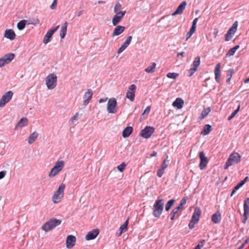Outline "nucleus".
<instances>
[{
	"label": "nucleus",
	"mask_w": 249,
	"mask_h": 249,
	"mask_svg": "<svg viewBox=\"0 0 249 249\" xmlns=\"http://www.w3.org/2000/svg\"><path fill=\"white\" fill-rule=\"evenodd\" d=\"M196 26L192 25L190 30L191 31V32H192L194 33L196 30Z\"/></svg>",
	"instance_id": "680f3d73"
},
{
	"label": "nucleus",
	"mask_w": 249,
	"mask_h": 249,
	"mask_svg": "<svg viewBox=\"0 0 249 249\" xmlns=\"http://www.w3.org/2000/svg\"><path fill=\"white\" fill-rule=\"evenodd\" d=\"M151 107L150 106H148L144 110L143 114L144 113H148L150 110Z\"/></svg>",
	"instance_id": "4d7b16f0"
},
{
	"label": "nucleus",
	"mask_w": 249,
	"mask_h": 249,
	"mask_svg": "<svg viewBox=\"0 0 249 249\" xmlns=\"http://www.w3.org/2000/svg\"><path fill=\"white\" fill-rule=\"evenodd\" d=\"M155 128L152 126H146L141 130L140 136L144 138L148 139L154 133Z\"/></svg>",
	"instance_id": "9b49d317"
},
{
	"label": "nucleus",
	"mask_w": 249,
	"mask_h": 249,
	"mask_svg": "<svg viewBox=\"0 0 249 249\" xmlns=\"http://www.w3.org/2000/svg\"><path fill=\"white\" fill-rule=\"evenodd\" d=\"M164 171L165 170L160 168L157 172V176L160 178L161 177L164 173Z\"/></svg>",
	"instance_id": "09e8293b"
},
{
	"label": "nucleus",
	"mask_w": 249,
	"mask_h": 249,
	"mask_svg": "<svg viewBox=\"0 0 249 249\" xmlns=\"http://www.w3.org/2000/svg\"><path fill=\"white\" fill-rule=\"evenodd\" d=\"M199 156L200 159V162L199 165V168L201 170H204L206 168L208 162V159L205 156L204 153L202 151L199 153Z\"/></svg>",
	"instance_id": "2eb2a0df"
},
{
	"label": "nucleus",
	"mask_w": 249,
	"mask_h": 249,
	"mask_svg": "<svg viewBox=\"0 0 249 249\" xmlns=\"http://www.w3.org/2000/svg\"><path fill=\"white\" fill-rule=\"evenodd\" d=\"M197 20H198V18H195L193 21L192 25L196 26V23H197Z\"/></svg>",
	"instance_id": "69168bd1"
},
{
	"label": "nucleus",
	"mask_w": 249,
	"mask_h": 249,
	"mask_svg": "<svg viewBox=\"0 0 249 249\" xmlns=\"http://www.w3.org/2000/svg\"><path fill=\"white\" fill-rule=\"evenodd\" d=\"M220 67L221 64L218 63L216 64L214 69L215 80L217 83L220 82V77L221 75Z\"/></svg>",
	"instance_id": "5701e85b"
},
{
	"label": "nucleus",
	"mask_w": 249,
	"mask_h": 249,
	"mask_svg": "<svg viewBox=\"0 0 249 249\" xmlns=\"http://www.w3.org/2000/svg\"><path fill=\"white\" fill-rule=\"evenodd\" d=\"M167 166H168V165L166 163V160H165L162 162L160 168L162 169L163 170H165V169L167 168Z\"/></svg>",
	"instance_id": "3c124183"
},
{
	"label": "nucleus",
	"mask_w": 249,
	"mask_h": 249,
	"mask_svg": "<svg viewBox=\"0 0 249 249\" xmlns=\"http://www.w3.org/2000/svg\"><path fill=\"white\" fill-rule=\"evenodd\" d=\"M211 111V108L210 107H208L207 108H205L203 109V110L202 111L199 118L200 120L203 119L204 118H205L209 113V112Z\"/></svg>",
	"instance_id": "473e14b6"
},
{
	"label": "nucleus",
	"mask_w": 249,
	"mask_h": 249,
	"mask_svg": "<svg viewBox=\"0 0 249 249\" xmlns=\"http://www.w3.org/2000/svg\"><path fill=\"white\" fill-rule=\"evenodd\" d=\"M15 55L13 53H10L4 55L0 58V68L5 64L10 63L14 58Z\"/></svg>",
	"instance_id": "1a4fd4ad"
},
{
	"label": "nucleus",
	"mask_w": 249,
	"mask_h": 249,
	"mask_svg": "<svg viewBox=\"0 0 249 249\" xmlns=\"http://www.w3.org/2000/svg\"><path fill=\"white\" fill-rule=\"evenodd\" d=\"M99 231L98 229H93L89 231L86 235L85 239L86 240H90L95 239L99 234Z\"/></svg>",
	"instance_id": "a211bd4d"
},
{
	"label": "nucleus",
	"mask_w": 249,
	"mask_h": 249,
	"mask_svg": "<svg viewBox=\"0 0 249 249\" xmlns=\"http://www.w3.org/2000/svg\"><path fill=\"white\" fill-rule=\"evenodd\" d=\"M125 30V27L121 25L117 26L114 29L113 32L111 35L112 37L119 36L122 34Z\"/></svg>",
	"instance_id": "393cba45"
},
{
	"label": "nucleus",
	"mask_w": 249,
	"mask_h": 249,
	"mask_svg": "<svg viewBox=\"0 0 249 249\" xmlns=\"http://www.w3.org/2000/svg\"><path fill=\"white\" fill-rule=\"evenodd\" d=\"M4 37L11 40H14L16 37V34L12 29H7L4 33Z\"/></svg>",
	"instance_id": "b1692460"
},
{
	"label": "nucleus",
	"mask_w": 249,
	"mask_h": 249,
	"mask_svg": "<svg viewBox=\"0 0 249 249\" xmlns=\"http://www.w3.org/2000/svg\"><path fill=\"white\" fill-rule=\"evenodd\" d=\"M28 120L27 118H22L16 125L15 129L17 127H22L28 125Z\"/></svg>",
	"instance_id": "c85d7f7f"
},
{
	"label": "nucleus",
	"mask_w": 249,
	"mask_h": 249,
	"mask_svg": "<svg viewBox=\"0 0 249 249\" xmlns=\"http://www.w3.org/2000/svg\"><path fill=\"white\" fill-rule=\"evenodd\" d=\"M38 134L36 132L32 133L28 138V143L29 144L33 143L37 139Z\"/></svg>",
	"instance_id": "72a5a7b5"
},
{
	"label": "nucleus",
	"mask_w": 249,
	"mask_h": 249,
	"mask_svg": "<svg viewBox=\"0 0 249 249\" xmlns=\"http://www.w3.org/2000/svg\"><path fill=\"white\" fill-rule=\"evenodd\" d=\"M128 224V218L125 221V222L119 228V236L122 235L123 233L125 232L127 230V226Z\"/></svg>",
	"instance_id": "7c9ffc66"
},
{
	"label": "nucleus",
	"mask_w": 249,
	"mask_h": 249,
	"mask_svg": "<svg viewBox=\"0 0 249 249\" xmlns=\"http://www.w3.org/2000/svg\"><path fill=\"white\" fill-rule=\"evenodd\" d=\"M65 184L61 183L58 187L57 190L54 193L52 197V200L54 203L58 202L64 196V191L65 188Z\"/></svg>",
	"instance_id": "39448f33"
},
{
	"label": "nucleus",
	"mask_w": 249,
	"mask_h": 249,
	"mask_svg": "<svg viewBox=\"0 0 249 249\" xmlns=\"http://www.w3.org/2000/svg\"><path fill=\"white\" fill-rule=\"evenodd\" d=\"M133 127L132 126H127L123 131L122 136L125 138L128 137L133 131Z\"/></svg>",
	"instance_id": "cd10ccee"
},
{
	"label": "nucleus",
	"mask_w": 249,
	"mask_h": 249,
	"mask_svg": "<svg viewBox=\"0 0 249 249\" xmlns=\"http://www.w3.org/2000/svg\"><path fill=\"white\" fill-rule=\"evenodd\" d=\"M201 213V212L200 209L198 207L196 208L193 214L191 220L197 223L199 220Z\"/></svg>",
	"instance_id": "412c9836"
},
{
	"label": "nucleus",
	"mask_w": 249,
	"mask_h": 249,
	"mask_svg": "<svg viewBox=\"0 0 249 249\" xmlns=\"http://www.w3.org/2000/svg\"><path fill=\"white\" fill-rule=\"evenodd\" d=\"M126 166V164L124 162H122L121 164L117 166V169L120 172H122L124 170Z\"/></svg>",
	"instance_id": "49530a36"
},
{
	"label": "nucleus",
	"mask_w": 249,
	"mask_h": 249,
	"mask_svg": "<svg viewBox=\"0 0 249 249\" xmlns=\"http://www.w3.org/2000/svg\"><path fill=\"white\" fill-rule=\"evenodd\" d=\"M116 14L113 17L112 23L113 26H116L123 18L124 16L126 11H122L119 13H115Z\"/></svg>",
	"instance_id": "4468645a"
},
{
	"label": "nucleus",
	"mask_w": 249,
	"mask_h": 249,
	"mask_svg": "<svg viewBox=\"0 0 249 249\" xmlns=\"http://www.w3.org/2000/svg\"><path fill=\"white\" fill-rule=\"evenodd\" d=\"M107 99L108 98L107 97H106L105 98H101L99 100V103H102L105 102H106L107 100Z\"/></svg>",
	"instance_id": "0e129e2a"
},
{
	"label": "nucleus",
	"mask_w": 249,
	"mask_h": 249,
	"mask_svg": "<svg viewBox=\"0 0 249 249\" xmlns=\"http://www.w3.org/2000/svg\"><path fill=\"white\" fill-rule=\"evenodd\" d=\"M249 242V237H247L246 239L245 240L244 242L243 243V244L245 246Z\"/></svg>",
	"instance_id": "338daca9"
},
{
	"label": "nucleus",
	"mask_w": 249,
	"mask_h": 249,
	"mask_svg": "<svg viewBox=\"0 0 249 249\" xmlns=\"http://www.w3.org/2000/svg\"><path fill=\"white\" fill-rule=\"evenodd\" d=\"M156 66V63L155 62H152L151 63L150 66L144 69V71L149 73L154 72Z\"/></svg>",
	"instance_id": "f704fd0d"
},
{
	"label": "nucleus",
	"mask_w": 249,
	"mask_h": 249,
	"mask_svg": "<svg viewBox=\"0 0 249 249\" xmlns=\"http://www.w3.org/2000/svg\"><path fill=\"white\" fill-rule=\"evenodd\" d=\"M76 242V238L74 236L69 235L67 236L66 239V247L68 249H71L73 247Z\"/></svg>",
	"instance_id": "6ab92c4d"
},
{
	"label": "nucleus",
	"mask_w": 249,
	"mask_h": 249,
	"mask_svg": "<svg viewBox=\"0 0 249 249\" xmlns=\"http://www.w3.org/2000/svg\"><path fill=\"white\" fill-rule=\"evenodd\" d=\"M196 223H197L196 222L191 220L188 224V227H189V229H193L194 228L195 225L196 224Z\"/></svg>",
	"instance_id": "8fccbe9b"
},
{
	"label": "nucleus",
	"mask_w": 249,
	"mask_h": 249,
	"mask_svg": "<svg viewBox=\"0 0 249 249\" xmlns=\"http://www.w3.org/2000/svg\"><path fill=\"white\" fill-rule=\"evenodd\" d=\"M238 189H238V188H237L236 186H235V187L233 188V190H232V192H231V196H233V195L235 193V192H236V191H237V190H238Z\"/></svg>",
	"instance_id": "bf43d9fd"
},
{
	"label": "nucleus",
	"mask_w": 249,
	"mask_h": 249,
	"mask_svg": "<svg viewBox=\"0 0 249 249\" xmlns=\"http://www.w3.org/2000/svg\"><path fill=\"white\" fill-rule=\"evenodd\" d=\"M178 76V74L175 72H169L167 74V77L169 78L175 79Z\"/></svg>",
	"instance_id": "37998d69"
},
{
	"label": "nucleus",
	"mask_w": 249,
	"mask_h": 249,
	"mask_svg": "<svg viewBox=\"0 0 249 249\" xmlns=\"http://www.w3.org/2000/svg\"><path fill=\"white\" fill-rule=\"evenodd\" d=\"M65 163L63 160H58L57 161L53 167L51 169L50 172L49 173V177L50 178L54 177L59 172H60L63 167H64Z\"/></svg>",
	"instance_id": "20e7f679"
},
{
	"label": "nucleus",
	"mask_w": 249,
	"mask_h": 249,
	"mask_svg": "<svg viewBox=\"0 0 249 249\" xmlns=\"http://www.w3.org/2000/svg\"><path fill=\"white\" fill-rule=\"evenodd\" d=\"M221 219V214L219 211H217L212 216V221L215 224L219 223Z\"/></svg>",
	"instance_id": "bb28decb"
},
{
	"label": "nucleus",
	"mask_w": 249,
	"mask_h": 249,
	"mask_svg": "<svg viewBox=\"0 0 249 249\" xmlns=\"http://www.w3.org/2000/svg\"><path fill=\"white\" fill-rule=\"evenodd\" d=\"M93 92L91 89H88L87 91L85 93L83 98L84 99L83 101V105L84 106H87L89 101L92 99Z\"/></svg>",
	"instance_id": "f3484780"
},
{
	"label": "nucleus",
	"mask_w": 249,
	"mask_h": 249,
	"mask_svg": "<svg viewBox=\"0 0 249 249\" xmlns=\"http://www.w3.org/2000/svg\"><path fill=\"white\" fill-rule=\"evenodd\" d=\"M57 0H53L52 4L50 6V8L51 9H54L57 5Z\"/></svg>",
	"instance_id": "603ef678"
},
{
	"label": "nucleus",
	"mask_w": 249,
	"mask_h": 249,
	"mask_svg": "<svg viewBox=\"0 0 249 249\" xmlns=\"http://www.w3.org/2000/svg\"><path fill=\"white\" fill-rule=\"evenodd\" d=\"M187 3L185 1H182L177 7L175 11L172 14V16H176L178 14H181L183 13V10L185 9Z\"/></svg>",
	"instance_id": "4be33fe9"
},
{
	"label": "nucleus",
	"mask_w": 249,
	"mask_h": 249,
	"mask_svg": "<svg viewBox=\"0 0 249 249\" xmlns=\"http://www.w3.org/2000/svg\"><path fill=\"white\" fill-rule=\"evenodd\" d=\"M6 174V171H2L0 172V179L3 178Z\"/></svg>",
	"instance_id": "864d4df0"
},
{
	"label": "nucleus",
	"mask_w": 249,
	"mask_h": 249,
	"mask_svg": "<svg viewBox=\"0 0 249 249\" xmlns=\"http://www.w3.org/2000/svg\"><path fill=\"white\" fill-rule=\"evenodd\" d=\"M175 202V200L173 199L169 200L165 205V211H168L173 206Z\"/></svg>",
	"instance_id": "ea45409f"
},
{
	"label": "nucleus",
	"mask_w": 249,
	"mask_h": 249,
	"mask_svg": "<svg viewBox=\"0 0 249 249\" xmlns=\"http://www.w3.org/2000/svg\"><path fill=\"white\" fill-rule=\"evenodd\" d=\"M241 159V156L239 154L236 152L232 153L224 165V168L227 169L230 166L239 163Z\"/></svg>",
	"instance_id": "f257e3e1"
},
{
	"label": "nucleus",
	"mask_w": 249,
	"mask_h": 249,
	"mask_svg": "<svg viewBox=\"0 0 249 249\" xmlns=\"http://www.w3.org/2000/svg\"><path fill=\"white\" fill-rule=\"evenodd\" d=\"M183 105L184 101L180 98H177L172 104L174 107H176L178 109H181L183 107Z\"/></svg>",
	"instance_id": "a878e982"
},
{
	"label": "nucleus",
	"mask_w": 249,
	"mask_h": 249,
	"mask_svg": "<svg viewBox=\"0 0 249 249\" xmlns=\"http://www.w3.org/2000/svg\"><path fill=\"white\" fill-rule=\"evenodd\" d=\"M45 81L48 89H53L56 86L57 76L53 73L49 74L46 77Z\"/></svg>",
	"instance_id": "423d86ee"
},
{
	"label": "nucleus",
	"mask_w": 249,
	"mask_h": 249,
	"mask_svg": "<svg viewBox=\"0 0 249 249\" xmlns=\"http://www.w3.org/2000/svg\"><path fill=\"white\" fill-rule=\"evenodd\" d=\"M163 200L158 199L156 201L153 206V215L155 217H159L163 210Z\"/></svg>",
	"instance_id": "7ed1b4c3"
},
{
	"label": "nucleus",
	"mask_w": 249,
	"mask_h": 249,
	"mask_svg": "<svg viewBox=\"0 0 249 249\" xmlns=\"http://www.w3.org/2000/svg\"><path fill=\"white\" fill-rule=\"evenodd\" d=\"M205 242V240L202 239L200 240L197 245H200V247H202L204 246V244Z\"/></svg>",
	"instance_id": "052dcab7"
},
{
	"label": "nucleus",
	"mask_w": 249,
	"mask_h": 249,
	"mask_svg": "<svg viewBox=\"0 0 249 249\" xmlns=\"http://www.w3.org/2000/svg\"><path fill=\"white\" fill-rule=\"evenodd\" d=\"M170 215L171 216L170 219L171 220H174L175 219L178 218L180 216V214L178 213V212L174 209L172 210Z\"/></svg>",
	"instance_id": "c9c22d12"
},
{
	"label": "nucleus",
	"mask_w": 249,
	"mask_h": 249,
	"mask_svg": "<svg viewBox=\"0 0 249 249\" xmlns=\"http://www.w3.org/2000/svg\"><path fill=\"white\" fill-rule=\"evenodd\" d=\"M240 106L239 105L237 108L235 109L233 112L231 113V114L230 115V116L228 118V120H231L232 119L235 115L238 113L240 109Z\"/></svg>",
	"instance_id": "c03bdc74"
},
{
	"label": "nucleus",
	"mask_w": 249,
	"mask_h": 249,
	"mask_svg": "<svg viewBox=\"0 0 249 249\" xmlns=\"http://www.w3.org/2000/svg\"><path fill=\"white\" fill-rule=\"evenodd\" d=\"M193 34V33L192 32H191V31L190 30L188 33H187L186 34V40H188L191 36Z\"/></svg>",
	"instance_id": "6e6d98bb"
},
{
	"label": "nucleus",
	"mask_w": 249,
	"mask_h": 249,
	"mask_svg": "<svg viewBox=\"0 0 249 249\" xmlns=\"http://www.w3.org/2000/svg\"><path fill=\"white\" fill-rule=\"evenodd\" d=\"M132 36H127L125 41L123 43V44L121 45V46L119 48L118 50V53H121L123 52L130 44L131 40H132Z\"/></svg>",
	"instance_id": "aec40b11"
},
{
	"label": "nucleus",
	"mask_w": 249,
	"mask_h": 249,
	"mask_svg": "<svg viewBox=\"0 0 249 249\" xmlns=\"http://www.w3.org/2000/svg\"><path fill=\"white\" fill-rule=\"evenodd\" d=\"M248 179L249 177H246L243 180L239 182L235 186L239 189L248 181Z\"/></svg>",
	"instance_id": "79ce46f5"
},
{
	"label": "nucleus",
	"mask_w": 249,
	"mask_h": 249,
	"mask_svg": "<svg viewBox=\"0 0 249 249\" xmlns=\"http://www.w3.org/2000/svg\"><path fill=\"white\" fill-rule=\"evenodd\" d=\"M117 100L115 98H111L108 101L107 110L109 113H115L117 112Z\"/></svg>",
	"instance_id": "0eeeda50"
},
{
	"label": "nucleus",
	"mask_w": 249,
	"mask_h": 249,
	"mask_svg": "<svg viewBox=\"0 0 249 249\" xmlns=\"http://www.w3.org/2000/svg\"><path fill=\"white\" fill-rule=\"evenodd\" d=\"M67 26L68 23L65 22L61 26L60 31V36L61 39L64 38L66 35Z\"/></svg>",
	"instance_id": "c756f323"
},
{
	"label": "nucleus",
	"mask_w": 249,
	"mask_h": 249,
	"mask_svg": "<svg viewBox=\"0 0 249 249\" xmlns=\"http://www.w3.org/2000/svg\"><path fill=\"white\" fill-rule=\"evenodd\" d=\"M236 51H235L233 48H231L229 50L228 53H226L227 56H230L233 55L234 53H235Z\"/></svg>",
	"instance_id": "de8ad7c7"
},
{
	"label": "nucleus",
	"mask_w": 249,
	"mask_h": 249,
	"mask_svg": "<svg viewBox=\"0 0 249 249\" xmlns=\"http://www.w3.org/2000/svg\"><path fill=\"white\" fill-rule=\"evenodd\" d=\"M200 63V58L199 56H196L194 60L191 65L192 67L189 70L188 76H192L194 73L197 71V67Z\"/></svg>",
	"instance_id": "9d476101"
},
{
	"label": "nucleus",
	"mask_w": 249,
	"mask_h": 249,
	"mask_svg": "<svg viewBox=\"0 0 249 249\" xmlns=\"http://www.w3.org/2000/svg\"><path fill=\"white\" fill-rule=\"evenodd\" d=\"M61 222L62 221L61 220L51 218L42 226V229L46 232L60 225Z\"/></svg>",
	"instance_id": "f03ea898"
},
{
	"label": "nucleus",
	"mask_w": 249,
	"mask_h": 249,
	"mask_svg": "<svg viewBox=\"0 0 249 249\" xmlns=\"http://www.w3.org/2000/svg\"><path fill=\"white\" fill-rule=\"evenodd\" d=\"M122 9V5L119 2H116L114 8V13H119L121 11V9Z\"/></svg>",
	"instance_id": "a19ab883"
},
{
	"label": "nucleus",
	"mask_w": 249,
	"mask_h": 249,
	"mask_svg": "<svg viewBox=\"0 0 249 249\" xmlns=\"http://www.w3.org/2000/svg\"><path fill=\"white\" fill-rule=\"evenodd\" d=\"M196 26L192 25L190 30L191 31V32H192L194 33L196 30Z\"/></svg>",
	"instance_id": "e2e57ef3"
},
{
	"label": "nucleus",
	"mask_w": 249,
	"mask_h": 249,
	"mask_svg": "<svg viewBox=\"0 0 249 249\" xmlns=\"http://www.w3.org/2000/svg\"><path fill=\"white\" fill-rule=\"evenodd\" d=\"M244 213L242 223L245 224L249 213V198H246L244 201Z\"/></svg>",
	"instance_id": "f8f14e48"
},
{
	"label": "nucleus",
	"mask_w": 249,
	"mask_h": 249,
	"mask_svg": "<svg viewBox=\"0 0 249 249\" xmlns=\"http://www.w3.org/2000/svg\"><path fill=\"white\" fill-rule=\"evenodd\" d=\"M59 27V25H57L54 28L50 29L45 34L43 38V43L46 44L49 42L53 35L57 30Z\"/></svg>",
	"instance_id": "dca6fc26"
},
{
	"label": "nucleus",
	"mask_w": 249,
	"mask_h": 249,
	"mask_svg": "<svg viewBox=\"0 0 249 249\" xmlns=\"http://www.w3.org/2000/svg\"><path fill=\"white\" fill-rule=\"evenodd\" d=\"M186 200H187V197H183L180 200V203H179L180 204H181V205L183 206L184 205H185L186 204Z\"/></svg>",
	"instance_id": "5fc2aeb1"
},
{
	"label": "nucleus",
	"mask_w": 249,
	"mask_h": 249,
	"mask_svg": "<svg viewBox=\"0 0 249 249\" xmlns=\"http://www.w3.org/2000/svg\"><path fill=\"white\" fill-rule=\"evenodd\" d=\"M212 126L209 124H205L203 128L201 134L203 135H206L210 133L212 131Z\"/></svg>",
	"instance_id": "2f4dec72"
},
{
	"label": "nucleus",
	"mask_w": 249,
	"mask_h": 249,
	"mask_svg": "<svg viewBox=\"0 0 249 249\" xmlns=\"http://www.w3.org/2000/svg\"><path fill=\"white\" fill-rule=\"evenodd\" d=\"M234 70L233 69H230L228 72H227V80H226V82L228 84H230V80L231 78V77L232 76V75L234 74Z\"/></svg>",
	"instance_id": "4c0bfd02"
},
{
	"label": "nucleus",
	"mask_w": 249,
	"mask_h": 249,
	"mask_svg": "<svg viewBox=\"0 0 249 249\" xmlns=\"http://www.w3.org/2000/svg\"><path fill=\"white\" fill-rule=\"evenodd\" d=\"M26 22V20H22L20 21L17 24L18 29L19 30H23L25 27Z\"/></svg>",
	"instance_id": "58836bf2"
},
{
	"label": "nucleus",
	"mask_w": 249,
	"mask_h": 249,
	"mask_svg": "<svg viewBox=\"0 0 249 249\" xmlns=\"http://www.w3.org/2000/svg\"><path fill=\"white\" fill-rule=\"evenodd\" d=\"M238 26V22L237 21H235L232 24V26L229 29L228 31V32H230L231 34H234L235 32L237 30Z\"/></svg>",
	"instance_id": "e433bc0d"
},
{
	"label": "nucleus",
	"mask_w": 249,
	"mask_h": 249,
	"mask_svg": "<svg viewBox=\"0 0 249 249\" xmlns=\"http://www.w3.org/2000/svg\"><path fill=\"white\" fill-rule=\"evenodd\" d=\"M182 208H183V206L181 205V204H180V203H179L178 206V207L175 208L174 209L178 212L180 210L182 209Z\"/></svg>",
	"instance_id": "13d9d810"
},
{
	"label": "nucleus",
	"mask_w": 249,
	"mask_h": 249,
	"mask_svg": "<svg viewBox=\"0 0 249 249\" xmlns=\"http://www.w3.org/2000/svg\"><path fill=\"white\" fill-rule=\"evenodd\" d=\"M13 93L12 91H8L5 93L0 99V107H4L12 98Z\"/></svg>",
	"instance_id": "6e6552de"
},
{
	"label": "nucleus",
	"mask_w": 249,
	"mask_h": 249,
	"mask_svg": "<svg viewBox=\"0 0 249 249\" xmlns=\"http://www.w3.org/2000/svg\"><path fill=\"white\" fill-rule=\"evenodd\" d=\"M136 86L134 84L131 85L126 94V97L129 99L131 102H133L135 98V93L136 90Z\"/></svg>",
	"instance_id": "ddd939ff"
},
{
	"label": "nucleus",
	"mask_w": 249,
	"mask_h": 249,
	"mask_svg": "<svg viewBox=\"0 0 249 249\" xmlns=\"http://www.w3.org/2000/svg\"><path fill=\"white\" fill-rule=\"evenodd\" d=\"M234 34H231L230 32H227L225 35V39L226 41L230 40Z\"/></svg>",
	"instance_id": "a18cd8bd"
},
{
	"label": "nucleus",
	"mask_w": 249,
	"mask_h": 249,
	"mask_svg": "<svg viewBox=\"0 0 249 249\" xmlns=\"http://www.w3.org/2000/svg\"><path fill=\"white\" fill-rule=\"evenodd\" d=\"M157 155V152L156 151H153L151 154V157H155Z\"/></svg>",
	"instance_id": "774afa93"
}]
</instances>
